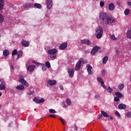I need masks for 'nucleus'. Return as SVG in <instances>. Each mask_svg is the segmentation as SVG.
Instances as JSON below:
<instances>
[{
  "mask_svg": "<svg viewBox=\"0 0 131 131\" xmlns=\"http://www.w3.org/2000/svg\"><path fill=\"white\" fill-rule=\"evenodd\" d=\"M48 53L51 59H56L57 58V53L58 51L56 49H53L51 50H49Z\"/></svg>",
  "mask_w": 131,
  "mask_h": 131,
  "instance_id": "nucleus-1",
  "label": "nucleus"
},
{
  "mask_svg": "<svg viewBox=\"0 0 131 131\" xmlns=\"http://www.w3.org/2000/svg\"><path fill=\"white\" fill-rule=\"evenodd\" d=\"M96 37L97 38H101L102 35H103V30L102 29V28L99 27L97 28L96 30Z\"/></svg>",
  "mask_w": 131,
  "mask_h": 131,
  "instance_id": "nucleus-2",
  "label": "nucleus"
},
{
  "mask_svg": "<svg viewBox=\"0 0 131 131\" xmlns=\"http://www.w3.org/2000/svg\"><path fill=\"white\" fill-rule=\"evenodd\" d=\"M19 81L20 83H21L22 84H24V85H25L26 86H29V84L28 83V82H27V81H26L24 79V78L23 77V76H19Z\"/></svg>",
  "mask_w": 131,
  "mask_h": 131,
  "instance_id": "nucleus-3",
  "label": "nucleus"
},
{
  "mask_svg": "<svg viewBox=\"0 0 131 131\" xmlns=\"http://www.w3.org/2000/svg\"><path fill=\"white\" fill-rule=\"evenodd\" d=\"M99 18L100 20L106 21V20H107V18H108V15H107V13L105 12H102L100 14Z\"/></svg>",
  "mask_w": 131,
  "mask_h": 131,
  "instance_id": "nucleus-4",
  "label": "nucleus"
},
{
  "mask_svg": "<svg viewBox=\"0 0 131 131\" xmlns=\"http://www.w3.org/2000/svg\"><path fill=\"white\" fill-rule=\"evenodd\" d=\"M105 22H106L107 24H112V23H114L115 22V19L114 17L107 16Z\"/></svg>",
  "mask_w": 131,
  "mask_h": 131,
  "instance_id": "nucleus-5",
  "label": "nucleus"
},
{
  "mask_svg": "<svg viewBox=\"0 0 131 131\" xmlns=\"http://www.w3.org/2000/svg\"><path fill=\"white\" fill-rule=\"evenodd\" d=\"M0 90L1 91L6 90V83L3 79H0Z\"/></svg>",
  "mask_w": 131,
  "mask_h": 131,
  "instance_id": "nucleus-6",
  "label": "nucleus"
},
{
  "mask_svg": "<svg viewBox=\"0 0 131 131\" xmlns=\"http://www.w3.org/2000/svg\"><path fill=\"white\" fill-rule=\"evenodd\" d=\"M100 50V47L98 46L95 47L91 51V54L92 55H95V54H96L98 51Z\"/></svg>",
  "mask_w": 131,
  "mask_h": 131,
  "instance_id": "nucleus-7",
  "label": "nucleus"
},
{
  "mask_svg": "<svg viewBox=\"0 0 131 131\" xmlns=\"http://www.w3.org/2000/svg\"><path fill=\"white\" fill-rule=\"evenodd\" d=\"M68 72L70 77H73V76L74 75V70L73 69H68Z\"/></svg>",
  "mask_w": 131,
  "mask_h": 131,
  "instance_id": "nucleus-8",
  "label": "nucleus"
},
{
  "mask_svg": "<svg viewBox=\"0 0 131 131\" xmlns=\"http://www.w3.org/2000/svg\"><path fill=\"white\" fill-rule=\"evenodd\" d=\"M28 71L30 72H32L34 71V69H35V66L30 65L27 68Z\"/></svg>",
  "mask_w": 131,
  "mask_h": 131,
  "instance_id": "nucleus-9",
  "label": "nucleus"
},
{
  "mask_svg": "<svg viewBox=\"0 0 131 131\" xmlns=\"http://www.w3.org/2000/svg\"><path fill=\"white\" fill-rule=\"evenodd\" d=\"M47 8L48 9H51L53 7V1L52 0H47Z\"/></svg>",
  "mask_w": 131,
  "mask_h": 131,
  "instance_id": "nucleus-10",
  "label": "nucleus"
},
{
  "mask_svg": "<svg viewBox=\"0 0 131 131\" xmlns=\"http://www.w3.org/2000/svg\"><path fill=\"white\" fill-rule=\"evenodd\" d=\"M47 83L49 84L50 85H55V84H57V81L54 80H48L47 81Z\"/></svg>",
  "mask_w": 131,
  "mask_h": 131,
  "instance_id": "nucleus-11",
  "label": "nucleus"
},
{
  "mask_svg": "<svg viewBox=\"0 0 131 131\" xmlns=\"http://www.w3.org/2000/svg\"><path fill=\"white\" fill-rule=\"evenodd\" d=\"M97 80H98V81H99V82L101 83V86H102L103 89H106V85L104 84V81H103V79L98 77L97 78Z\"/></svg>",
  "mask_w": 131,
  "mask_h": 131,
  "instance_id": "nucleus-12",
  "label": "nucleus"
},
{
  "mask_svg": "<svg viewBox=\"0 0 131 131\" xmlns=\"http://www.w3.org/2000/svg\"><path fill=\"white\" fill-rule=\"evenodd\" d=\"M80 66H81V60H79L76 64L75 70L78 71L80 69Z\"/></svg>",
  "mask_w": 131,
  "mask_h": 131,
  "instance_id": "nucleus-13",
  "label": "nucleus"
},
{
  "mask_svg": "<svg viewBox=\"0 0 131 131\" xmlns=\"http://www.w3.org/2000/svg\"><path fill=\"white\" fill-rule=\"evenodd\" d=\"M67 48V42H64L62 44L60 45L59 47V49L60 50H65Z\"/></svg>",
  "mask_w": 131,
  "mask_h": 131,
  "instance_id": "nucleus-14",
  "label": "nucleus"
},
{
  "mask_svg": "<svg viewBox=\"0 0 131 131\" xmlns=\"http://www.w3.org/2000/svg\"><path fill=\"white\" fill-rule=\"evenodd\" d=\"M126 36L127 38H130L131 39V28H129L126 33Z\"/></svg>",
  "mask_w": 131,
  "mask_h": 131,
  "instance_id": "nucleus-15",
  "label": "nucleus"
},
{
  "mask_svg": "<svg viewBox=\"0 0 131 131\" xmlns=\"http://www.w3.org/2000/svg\"><path fill=\"white\" fill-rule=\"evenodd\" d=\"M81 43H85V45H88V46H90L91 44V41L89 40L84 39L81 40Z\"/></svg>",
  "mask_w": 131,
  "mask_h": 131,
  "instance_id": "nucleus-16",
  "label": "nucleus"
},
{
  "mask_svg": "<svg viewBox=\"0 0 131 131\" xmlns=\"http://www.w3.org/2000/svg\"><path fill=\"white\" fill-rule=\"evenodd\" d=\"M115 8V6H114V4L113 3H111L108 6V9L109 10H110V11H113Z\"/></svg>",
  "mask_w": 131,
  "mask_h": 131,
  "instance_id": "nucleus-17",
  "label": "nucleus"
},
{
  "mask_svg": "<svg viewBox=\"0 0 131 131\" xmlns=\"http://www.w3.org/2000/svg\"><path fill=\"white\" fill-rule=\"evenodd\" d=\"M21 43L24 47H28V46H29V41H28L23 40L22 41Z\"/></svg>",
  "mask_w": 131,
  "mask_h": 131,
  "instance_id": "nucleus-18",
  "label": "nucleus"
},
{
  "mask_svg": "<svg viewBox=\"0 0 131 131\" xmlns=\"http://www.w3.org/2000/svg\"><path fill=\"white\" fill-rule=\"evenodd\" d=\"M101 113L104 117H105L106 118H108V117H109V115H108V114H107V113L105 112L104 111H101Z\"/></svg>",
  "mask_w": 131,
  "mask_h": 131,
  "instance_id": "nucleus-19",
  "label": "nucleus"
},
{
  "mask_svg": "<svg viewBox=\"0 0 131 131\" xmlns=\"http://www.w3.org/2000/svg\"><path fill=\"white\" fill-rule=\"evenodd\" d=\"M87 71L89 74H92V67L90 65H87Z\"/></svg>",
  "mask_w": 131,
  "mask_h": 131,
  "instance_id": "nucleus-20",
  "label": "nucleus"
},
{
  "mask_svg": "<svg viewBox=\"0 0 131 131\" xmlns=\"http://www.w3.org/2000/svg\"><path fill=\"white\" fill-rule=\"evenodd\" d=\"M118 108L119 109H120L121 110H123V109H125V108H126V105H125V104H120L119 105Z\"/></svg>",
  "mask_w": 131,
  "mask_h": 131,
  "instance_id": "nucleus-21",
  "label": "nucleus"
},
{
  "mask_svg": "<svg viewBox=\"0 0 131 131\" xmlns=\"http://www.w3.org/2000/svg\"><path fill=\"white\" fill-rule=\"evenodd\" d=\"M4 4L5 2L4 0H0V10H2V9H4Z\"/></svg>",
  "mask_w": 131,
  "mask_h": 131,
  "instance_id": "nucleus-22",
  "label": "nucleus"
},
{
  "mask_svg": "<svg viewBox=\"0 0 131 131\" xmlns=\"http://www.w3.org/2000/svg\"><path fill=\"white\" fill-rule=\"evenodd\" d=\"M16 90H19L20 91H22V90H24V86L23 85H18L16 87Z\"/></svg>",
  "mask_w": 131,
  "mask_h": 131,
  "instance_id": "nucleus-23",
  "label": "nucleus"
},
{
  "mask_svg": "<svg viewBox=\"0 0 131 131\" xmlns=\"http://www.w3.org/2000/svg\"><path fill=\"white\" fill-rule=\"evenodd\" d=\"M9 54H10V52L7 50H5L3 52V55L4 56H5V57H7V56H9Z\"/></svg>",
  "mask_w": 131,
  "mask_h": 131,
  "instance_id": "nucleus-24",
  "label": "nucleus"
},
{
  "mask_svg": "<svg viewBox=\"0 0 131 131\" xmlns=\"http://www.w3.org/2000/svg\"><path fill=\"white\" fill-rule=\"evenodd\" d=\"M115 95H116V96L118 97V98H122L123 97V95H122V94H121L119 92H116Z\"/></svg>",
  "mask_w": 131,
  "mask_h": 131,
  "instance_id": "nucleus-25",
  "label": "nucleus"
},
{
  "mask_svg": "<svg viewBox=\"0 0 131 131\" xmlns=\"http://www.w3.org/2000/svg\"><path fill=\"white\" fill-rule=\"evenodd\" d=\"M31 7V4L30 3H27L24 5V7L25 9H28V8H30Z\"/></svg>",
  "mask_w": 131,
  "mask_h": 131,
  "instance_id": "nucleus-26",
  "label": "nucleus"
},
{
  "mask_svg": "<svg viewBox=\"0 0 131 131\" xmlns=\"http://www.w3.org/2000/svg\"><path fill=\"white\" fill-rule=\"evenodd\" d=\"M34 6L35 8H37L38 9H41V5L37 3H35L34 4Z\"/></svg>",
  "mask_w": 131,
  "mask_h": 131,
  "instance_id": "nucleus-27",
  "label": "nucleus"
},
{
  "mask_svg": "<svg viewBox=\"0 0 131 131\" xmlns=\"http://www.w3.org/2000/svg\"><path fill=\"white\" fill-rule=\"evenodd\" d=\"M103 64H106L107 63V61H108V57L105 56L103 58Z\"/></svg>",
  "mask_w": 131,
  "mask_h": 131,
  "instance_id": "nucleus-28",
  "label": "nucleus"
},
{
  "mask_svg": "<svg viewBox=\"0 0 131 131\" xmlns=\"http://www.w3.org/2000/svg\"><path fill=\"white\" fill-rule=\"evenodd\" d=\"M23 54V53L22 52V51H19L17 52V58L18 59H19V58H20V57H21V56H22V55Z\"/></svg>",
  "mask_w": 131,
  "mask_h": 131,
  "instance_id": "nucleus-29",
  "label": "nucleus"
},
{
  "mask_svg": "<svg viewBox=\"0 0 131 131\" xmlns=\"http://www.w3.org/2000/svg\"><path fill=\"white\" fill-rule=\"evenodd\" d=\"M111 37V39H112V40H117V38L115 37V35H112L110 36Z\"/></svg>",
  "mask_w": 131,
  "mask_h": 131,
  "instance_id": "nucleus-30",
  "label": "nucleus"
},
{
  "mask_svg": "<svg viewBox=\"0 0 131 131\" xmlns=\"http://www.w3.org/2000/svg\"><path fill=\"white\" fill-rule=\"evenodd\" d=\"M79 61H81V63H83V64H85V63H88V60H84L82 58L80 59Z\"/></svg>",
  "mask_w": 131,
  "mask_h": 131,
  "instance_id": "nucleus-31",
  "label": "nucleus"
},
{
  "mask_svg": "<svg viewBox=\"0 0 131 131\" xmlns=\"http://www.w3.org/2000/svg\"><path fill=\"white\" fill-rule=\"evenodd\" d=\"M45 64L48 68H51V64L50 63V62L47 61Z\"/></svg>",
  "mask_w": 131,
  "mask_h": 131,
  "instance_id": "nucleus-32",
  "label": "nucleus"
},
{
  "mask_svg": "<svg viewBox=\"0 0 131 131\" xmlns=\"http://www.w3.org/2000/svg\"><path fill=\"white\" fill-rule=\"evenodd\" d=\"M124 88V84H121L119 85L118 89L119 90H122Z\"/></svg>",
  "mask_w": 131,
  "mask_h": 131,
  "instance_id": "nucleus-33",
  "label": "nucleus"
},
{
  "mask_svg": "<svg viewBox=\"0 0 131 131\" xmlns=\"http://www.w3.org/2000/svg\"><path fill=\"white\" fill-rule=\"evenodd\" d=\"M66 102L68 106H70V105H71V100H70L69 99H67Z\"/></svg>",
  "mask_w": 131,
  "mask_h": 131,
  "instance_id": "nucleus-34",
  "label": "nucleus"
},
{
  "mask_svg": "<svg viewBox=\"0 0 131 131\" xmlns=\"http://www.w3.org/2000/svg\"><path fill=\"white\" fill-rule=\"evenodd\" d=\"M59 119H60V121L62 122V124H63V125H65V123H66V122H65V120L63 119L62 118H60Z\"/></svg>",
  "mask_w": 131,
  "mask_h": 131,
  "instance_id": "nucleus-35",
  "label": "nucleus"
},
{
  "mask_svg": "<svg viewBox=\"0 0 131 131\" xmlns=\"http://www.w3.org/2000/svg\"><path fill=\"white\" fill-rule=\"evenodd\" d=\"M49 112H50V113H53V114L56 113V111L55 110L52 109V108L49 109Z\"/></svg>",
  "mask_w": 131,
  "mask_h": 131,
  "instance_id": "nucleus-36",
  "label": "nucleus"
},
{
  "mask_svg": "<svg viewBox=\"0 0 131 131\" xmlns=\"http://www.w3.org/2000/svg\"><path fill=\"white\" fill-rule=\"evenodd\" d=\"M124 14L125 15H128V14H129V9H127L125 10L124 11Z\"/></svg>",
  "mask_w": 131,
  "mask_h": 131,
  "instance_id": "nucleus-37",
  "label": "nucleus"
},
{
  "mask_svg": "<svg viewBox=\"0 0 131 131\" xmlns=\"http://www.w3.org/2000/svg\"><path fill=\"white\" fill-rule=\"evenodd\" d=\"M3 22H4V17L0 14V23H3Z\"/></svg>",
  "mask_w": 131,
  "mask_h": 131,
  "instance_id": "nucleus-38",
  "label": "nucleus"
},
{
  "mask_svg": "<svg viewBox=\"0 0 131 131\" xmlns=\"http://www.w3.org/2000/svg\"><path fill=\"white\" fill-rule=\"evenodd\" d=\"M107 91L108 93H110V94H111V93H112V92H113V90H112L111 89V88L110 87H108L107 89Z\"/></svg>",
  "mask_w": 131,
  "mask_h": 131,
  "instance_id": "nucleus-39",
  "label": "nucleus"
},
{
  "mask_svg": "<svg viewBox=\"0 0 131 131\" xmlns=\"http://www.w3.org/2000/svg\"><path fill=\"white\" fill-rule=\"evenodd\" d=\"M39 101V99L38 98L35 97L34 99V102H35V103H38Z\"/></svg>",
  "mask_w": 131,
  "mask_h": 131,
  "instance_id": "nucleus-40",
  "label": "nucleus"
},
{
  "mask_svg": "<svg viewBox=\"0 0 131 131\" xmlns=\"http://www.w3.org/2000/svg\"><path fill=\"white\" fill-rule=\"evenodd\" d=\"M43 102H45V99L41 98L40 99H39V102L38 104H39L40 103H43Z\"/></svg>",
  "mask_w": 131,
  "mask_h": 131,
  "instance_id": "nucleus-41",
  "label": "nucleus"
},
{
  "mask_svg": "<svg viewBox=\"0 0 131 131\" xmlns=\"http://www.w3.org/2000/svg\"><path fill=\"white\" fill-rule=\"evenodd\" d=\"M17 50H14L12 52V56H14V55H16V54H17Z\"/></svg>",
  "mask_w": 131,
  "mask_h": 131,
  "instance_id": "nucleus-42",
  "label": "nucleus"
},
{
  "mask_svg": "<svg viewBox=\"0 0 131 131\" xmlns=\"http://www.w3.org/2000/svg\"><path fill=\"white\" fill-rule=\"evenodd\" d=\"M42 69L43 71H46V70H47V67H46V66H45V64H43L42 66Z\"/></svg>",
  "mask_w": 131,
  "mask_h": 131,
  "instance_id": "nucleus-43",
  "label": "nucleus"
},
{
  "mask_svg": "<svg viewBox=\"0 0 131 131\" xmlns=\"http://www.w3.org/2000/svg\"><path fill=\"white\" fill-rule=\"evenodd\" d=\"M126 115L127 117H129V118H131V112L126 113Z\"/></svg>",
  "mask_w": 131,
  "mask_h": 131,
  "instance_id": "nucleus-44",
  "label": "nucleus"
},
{
  "mask_svg": "<svg viewBox=\"0 0 131 131\" xmlns=\"http://www.w3.org/2000/svg\"><path fill=\"white\" fill-rule=\"evenodd\" d=\"M115 114L118 117H120V114H119L117 111L115 112Z\"/></svg>",
  "mask_w": 131,
  "mask_h": 131,
  "instance_id": "nucleus-45",
  "label": "nucleus"
},
{
  "mask_svg": "<svg viewBox=\"0 0 131 131\" xmlns=\"http://www.w3.org/2000/svg\"><path fill=\"white\" fill-rule=\"evenodd\" d=\"M32 63H33L34 64H36V65H37L38 66H39V64L40 63H38V62H36L35 61L33 60L32 61Z\"/></svg>",
  "mask_w": 131,
  "mask_h": 131,
  "instance_id": "nucleus-46",
  "label": "nucleus"
},
{
  "mask_svg": "<svg viewBox=\"0 0 131 131\" xmlns=\"http://www.w3.org/2000/svg\"><path fill=\"white\" fill-rule=\"evenodd\" d=\"M114 101H115V102H118V101H119V98L117 97H115Z\"/></svg>",
  "mask_w": 131,
  "mask_h": 131,
  "instance_id": "nucleus-47",
  "label": "nucleus"
},
{
  "mask_svg": "<svg viewBox=\"0 0 131 131\" xmlns=\"http://www.w3.org/2000/svg\"><path fill=\"white\" fill-rule=\"evenodd\" d=\"M49 117H52V118H56L55 115H49Z\"/></svg>",
  "mask_w": 131,
  "mask_h": 131,
  "instance_id": "nucleus-48",
  "label": "nucleus"
},
{
  "mask_svg": "<svg viewBox=\"0 0 131 131\" xmlns=\"http://www.w3.org/2000/svg\"><path fill=\"white\" fill-rule=\"evenodd\" d=\"M104 5H105V3L103 2H101L100 3V7H104Z\"/></svg>",
  "mask_w": 131,
  "mask_h": 131,
  "instance_id": "nucleus-49",
  "label": "nucleus"
},
{
  "mask_svg": "<svg viewBox=\"0 0 131 131\" xmlns=\"http://www.w3.org/2000/svg\"><path fill=\"white\" fill-rule=\"evenodd\" d=\"M105 73H106V71L105 70H103L102 72V74H103V75H104V74H105Z\"/></svg>",
  "mask_w": 131,
  "mask_h": 131,
  "instance_id": "nucleus-50",
  "label": "nucleus"
},
{
  "mask_svg": "<svg viewBox=\"0 0 131 131\" xmlns=\"http://www.w3.org/2000/svg\"><path fill=\"white\" fill-rule=\"evenodd\" d=\"M99 98H100V96H99V95L95 96V99H99Z\"/></svg>",
  "mask_w": 131,
  "mask_h": 131,
  "instance_id": "nucleus-51",
  "label": "nucleus"
},
{
  "mask_svg": "<svg viewBox=\"0 0 131 131\" xmlns=\"http://www.w3.org/2000/svg\"><path fill=\"white\" fill-rule=\"evenodd\" d=\"M60 90H61V91H63L64 90V88H63V86H60Z\"/></svg>",
  "mask_w": 131,
  "mask_h": 131,
  "instance_id": "nucleus-52",
  "label": "nucleus"
},
{
  "mask_svg": "<svg viewBox=\"0 0 131 131\" xmlns=\"http://www.w3.org/2000/svg\"><path fill=\"white\" fill-rule=\"evenodd\" d=\"M102 117V115H98V119H100Z\"/></svg>",
  "mask_w": 131,
  "mask_h": 131,
  "instance_id": "nucleus-53",
  "label": "nucleus"
},
{
  "mask_svg": "<svg viewBox=\"0 0 131 131\" xmlns=\"http://www.w3.org/2000/svg\"><path fill=\"white\" fill-rule=\"evenodd\" d=\"M75 130H77V127L76 126H75Z\"/></svg>",
  "mask_w": 131,
  "mask_h": 131,
  "instance_id": "nucleus-54",
  "label": "nucleus"
},
{
  "mask_svg": "<svg viewBox=\"0 0 131 131\" xmlns=\"http://www.w3.org/2000/svg\"><path fill=\"white\" fill-rule=\"evenodd\" d=\"M128 5L129 6H131V2H129L128 3Z\"/></svg>",
  "mask_w": 131,
  "mask_h": 131,
  "instance_id": "nucleus-55",
  "label": "nucleus"
},
{
  "mask_svg": "<svg viewBox=\"0 0 131 131\" xmlns=\"http://www.w3.org/2000/svg\"><path fill=\"white\" fill-rule=\"evenodd\" d=\"M33 94V92H31L30 93H29V95H32Z\"/></svg>",
  "mask_w": 131,
  "mask_h": 131,
  "instance_id": "nucleus-56",
  "label": "nucleus"
},
{
  "mask_svg": "<svg viewBox=\"0 0 131 131\" xmlns=\"http://www.w3.org/2000/svg\"><path fill=\"white\" fill-rule=\"evenodd\" d=\"M110 119H111V120H113V117H110Z\"/></svg>",
  "mask_w": 131,
  "mask_h": 131,
  "instance_id": "nucleus-57",
  "label": "nucleus"
},
{
  "mask_svg": "<svg viewBox=\"0 0 131 131\" xmlns=\"http://www.w3.org/2000/svg\"><path fill=\"white\" fill-rule=\"evenodd\" d=\"M2 95H3V93H2V92H0V97H1Z\"/></svg>",
  "mask_w": 131,
  "mask_h": 131,
  "instance_id": "nucleus-58",
  "label": "nucleus"
},
{
  "mask_svg": "<svg viewBox=\"0 0 131 131\" xmlns=\"http://www.w3.org/2000/svg\"><path fill=\"white\" fill-rule=\"evenodd\" d=\"M1 108H2V106L0 105V109H1Z\"/></svg>",
  "mask_w": 131,
  "mask_h": 131,
  "instance_id": "nucleus-59",
  "label": "nucleus"
},
{
  "mask_svg": "<svg viewBox=\"0 0 131 131\" xmlns=\"http://www.w3.org/2000/svg\"><path fill=\"white\" fill-rule=\"evenodd\" d=\"M0 37H1V35H0Z\"/></svg>",
  "mask_w": 131,
  "mask_h": 131,
  "instance_id": "nucleus-60",
  "label": "nucleus"
}]
</instances>
